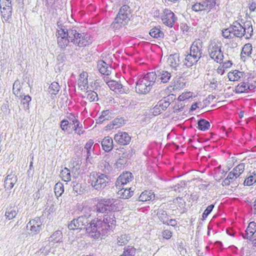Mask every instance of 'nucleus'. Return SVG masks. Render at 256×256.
Masks as SVG:
<instances>
[{"label":"nucleus","mask_w":256,"mask_h":256,"mask_svg":"<svg viewBox=\"0 0 256 256\" xmlns=\"http://www.w3.org/2000/svg\"><path fill=\"white\" fill-rule=\"evenodd\" d=\"M157 75L155 72L147 73L143 78H140L136 82V91L140 94L148 93L156 82Z\"/></svg>","instance_id":"1"},{"label":"nucleus","mask_w":256,"mask_h":256,"mask_svg":"<svg viewBox=\"0 0 256 256\" xmlns=\"http://www.w3.org/2000/svg\"><path fill=\"white\" fill-rule=\"evenodd\" d=\"M131 16L130 8L128 5L122 6L112 24V26L115 29H120L126 26Z\"/></svg>","instance_id":"2"},{"label":"nucleus","mask_w":256,"mask_h":256,"mask_svg":"<svg viewBox=\"0 0 256 256\" xmlns=\"http://www.w3.org/2000/svg\"><path fill=\"white\" fill-rule=\"evenodd\" d=\"M109 182L108 176L100 172H92L89 176L88 183L96 190L104 188Z\"/></svg>","instance_id":"3"},{"label":"nucleus","mask_w":256,"mask_h":256,"mask_svg":"<svg viewBox=\"0 0 256 256\" xmlns=\"http://www.w3.org/2000/svg\"><path fill=\"white\" fill-rule=\"evenodd\" d=\"M74 34H76L75 30H68L62 28L57 30L56 36L58 46L62 48L67 46L70 41L72 42V38H74Z\"/></svg>","instance_id":"4"},{"label":"nucleus","mask_w":256,"mask_h":256,"mask_svg":"<svg viewBox=\"0 0 256 256\" xmlns=\"http://www.w3.org/2000/svg\"><path fill=\"white\" fill-rule=\"evenodd\" d=\"M210 57L218 63L222 62L224 55L221 50L220 44L214 41L211 42L208 48Z\"/></svg>","instance_id":"5"},{"label":"nucleus","mask_w":256,"mask_h":256,"mask_svg":"<svg viewBox=\"0 0 256 256\" xmlns=\"http://www.w3.org/2000/svg\"><path fill=\"white\" fill-rule=\"evenodd\" d=\"M102 224V222L101 220L98 218H94L93 220L88 222V225L86 226V232L89 234L90 236L94 239H98L100 238V234L98 230Z\"/></svg>","instance_id":"6"},{"label":"nucleus","mask_w":256,"mask_h":256,"mask_svg":"<svg viewBox=\"0 0 256 256\" xmlns=\"http://www.w3.org/2000/svg\"><path fill=\"white\" fill-rule=\"evenodd\" d=\"M27 229L32 235L38 234L43 228V222L40 217L30 220L26 225Z\"/></svg>","instance_id":"7"},{"label":"nucleus","mask_w":256,"mask_h":256,"mask_svg":"<svg viewBox=\"0 0 256 256\" xmlns=\"http://www.w3.org/2000/svg\"><path fill=\"white\" fill-rule=\"evenodd\" d=\"M90 220L88 218L85 216H79L76 219H74L70 224L68 228L70 230H82L85 228L86 230V226L88 225Z\"/></svg>","instance_id":"8"},{"label":"nucleus","mask_w":256,"mask_h":256,"mask_svg":"<svg viewBox=\"0 0 256 256\" xmlns=\"http://www.w3.org/2000/svg\"><path fill=\"white\" fill-rule=\"evenodd\" d=\"M133 178L134 176L130 172H122L116 179L115 184L116 188H120L124 187V186L130 183Z\"/></svg>","instance_id":"9"},{"label":"nucleus","mask_w":256,"mask_h":256,"mask_svg":"<svg viewBox=\"0 0 256 256\" xmlns=\"http://www.w3.org/2000/svg\"><path fill=\"white\" fill-rule=\"evenodd\" d=\"M161 18L164 24L170 28L173 26L176 20L174 13L168 8L164 10Z\"/></svg>","instance_id":"10"},{"label":"nucleus","mask_w":256,"mask_h":256,"mask_svg":"<svg viewBox=\"0 0 256 256\" xmlns=\"http://www.w3.org/2000/svg\"><path fill=\"white\" fill-rule=\"evenodd\" d=\"M72 42L80 47H84L88 46L92 42L87 40L83 34H79L76 30V34H74V38H72Z\"/></svg>","instance_id":"11"},{"label":"nucleus","mask_w":256,"mask_h":256,"mask_svg":"<svg viewBox=\"0 0 256 256\" xmlns=\"http://www.w3.org/2000/svg\"><path fill=\"white\" fill-rule=\"evenodd\" d=\"M202 40L200 39L196 40L191 46L190 52L200 58L202 54Z\"/></svg>","instance_id":"12"},{"label":"nucleus","mask_w":256,"mask_h":256,"mask_svg":"<svg viewBox=\"0 0 256 256\" xmlns=\"http://www.w3.org/2000/svg\"><path fill=\"white\" fill-rule=\"evenodd\" d=\"M114 140L117 143L122 145L128 144L131 140L130 136L126 132H119L116 134Z\"/></svg>","instance_id":"13"},{"label":"nucleus","mask_w":256,"mask_h":256,"mask_svg":"<svg viewBox=\"0 0 256 256\" xmlns=\"http://www.w3.org/2000/svg\"><path fill=\"white\" fill-rule=\"evenodd\" d=\"M118 191L116 192L118 198L122 199H128L130 198L134 194V188H124L122 187L120 188H117Z\"/></svg>","instance_id":"14"},{"label":"nucleus","mask_w":256,"mask_h":256,"mask_svg":"<svg viewBox=\"0 0 256 256\" xmlns=\"http://www.w3.org/2000/svg\"><path fill=\"white\" fill-rule=\"evenodd\" d=\"M108 200L109 199L98 198L96 200V203L95 204L94 208L96 212L104 213L108 212Z\"/></svg>","instance_id":"15"},{"label":"nucleus","mask_w":256,"mask_h":256,"mask_svg":"<svg viewBox=\"0 0 256 256\" xmlns=\"http://www.w3.org/2000/svg\"><path fill=\"white\" fill-rule=\"evenodd\" d=\"M107 84L110 89L116 93L124 94L126 93L128 90H126L124 86H122L120 84L115 80H109L107 82Z\"/></svg>","instance_id":"16"},{"label":"nucleus","mask_w":256,"mask_h":256,"mask_svg":"<svg viewBox=\"0 0 256 256\" xmlns=\"http://www.w3.org/2000/svg\"><path fill=\"white\" fill-rule=\"evenodd\" d=\"M88 74L86 72H82L80 74L78 80V88L82 91H85L88 88Z\"/></svg>","instance_id":"17"},{"label":"nucleus","mask_w":256,"mask_h":256,"mask_svg":"<svg viewBox=\"0 0 256 256\" xmlns=\"http://www.w3.org/2000/svg\"><path fill=\"white\" fill-rule=\"evenodd\" d=\"M252 50V46L251 44L248 43L244 46L240 53V58L242 61L245 62L251 57Z\"/></svg>","instance_id":"18"},{"label":"nucleus","mask_w":256,"mask_h":256,"mask_svg":"<svg viewBox=\"0 0 256 256\" xmlns=\"http://www.w3.org/2000/svg\"><path fill=\"white\" fill-rule=\"evenodd\" d=\"M1 14L6 22L9 20L12 16V4L0 6Z\"/></svg>","instance_id":"19"},{"label":"nucleus","mask_w":256,"mask_h":256,"mask_svg":"<svg viewBox=\"0 0 256 256\" xmlns=\"http://www.w3.org/2000/svg\"><path fill=\"white\" fill-rule=\"evenodd\" d=\"M231 30L233 35L236 37L241 38L244 36V29L243 26L238 22L234 23L231 26Z\"/></svg>","instance_id":"20"},{"label":"nucleus","mask_w":256,"mask_h":256,"mask_svg":"<svg viewBox=\"0 0 256 256\" xmlns=\"http://www.w3.org/2000/svg\"><path fill=\"white\" fill-rule=\"evenodd\" d=\"M155 194L152 190H145L142 192L139 198V200L142 202H146L152 200L154 198Z\"/></svg>","instance_id":"21"},{"label":"nucleus","mask_w":256,"mask_h":256,"mask_svg":"<svg viewBox=\"0 0 256 256\" xmlns=\"http://www.w3.org/2000/svg\"><path fill=\"white\" fill-rule=\"evenodd\" d=\"M103 150L106 152H110L113 148V140L110 136H106L102 142Z\"/></svg>","instance_id":"22"},{"label":"nucleus","mask_w":256,"mask_h":256,"mask_svg":"<svg viewBox=\"0 0 256 256\" xmlns=\"http://www.w3.org/2000/svg\"><path fill=\"white\" fill-rule=\"evenodd\" d=\"M244 76V73L238 70H233L228 74V77L229 80L232 82L238 81Z\"/></svg>","instance_id":"23"},{"label":"nucleus","mask_w":256,"mask_h":256,"mask_svg":"<svg viewBox=\"0 0 256 256\" xmlns=\"http://www.w3.org/2000/svg\"><path fill=\"white\" fill-rule=\"evenodd\" d=\"M179 62L178 58L176 55H170L168 58L166 64L168 66L176 70L179 66Z\"/></svg>","instance_id":"24"},{"label":"nucleus","mask_w":256,"mask_h":256,"mask_svg":"<svg viewBox=\"0 0 256 256\" xmlns=\"http://www.w3.org/2000/svg\"><path fill=\"white\" fill-rule=\"evenodd\" d=\"M174 99H175V96L174 94L168 95L160 102L159 107H160L162 110H165L170 106Z\"/></svg>","instance_id":"25"},{"label":"nucleus","mask_w":256,"mask_h":256,"mask_svg":"<svg viewBox=\"0 0 256 256\" xmlns=\"http://www.w3.org/2000/svg\"><path fill=\"white\" fill-rule=\"evenodd\" d=\"M256 232V223L252 222L248 224L246 230V236L247 239H250Z\"/></svg>","instance_id":"26"},{"label":"nucleus","mask_w":256,"mask_h":256,"mask_svg":"<svg viewBox=\"0 0 256 256\" xmlns=\"http://www.w3.org/2000/svg\"><path fill=\"white\" fill-rule=\"evenodd\" d=\"M104 222L108 225V227H112L116 225V220L114 215L112 214L104 215Z\"/></svg>","instance_id":"27"},{"label":"nucleus","mask_w":256,"mask_h":256,"mask_svg":"<svg viewBox=\"0 0 256 256\" xmlns=\"http://www.w3.org/2000/svg\"><path fill=\"white\" fill-rule=\"evenodd\" d=\"M198 58L190 52L186 56L184 63L188 67H190L196 64L198 61Z\"/></svg>","instance_id":"28"},{"label":"nucleus","mask_w":256,"mask_h":256,"mask_svg":"<svg viewBox=\"0 0 256 256\" xmlns=\"http://www.w3.org/2000/svg\"><path fill=\"white\" fill-rule=\"evenodd\" d=\"M250 89V86L248 82H241L235 88V92L236 94L248 92Z\"/></svg>","instance_id":"29"},{"label":"nucleus","mask_w":256,"mask_h":256,"mask_svg":"<svg viewBox=\"0 0 256 256\" xmlns=\"http://www.w3.org/2000/svg\"><path fill=\"white\" fill-rule=\"evenodd\" d=\"M17 181L16 176L14 175H8L5 180V186L8 188H13Z\"/></svg>","instance_id":"30"},{"label":"nucleus","mask_w":256,"mask_h":256,"mask_svg":"<svg viewBox=\"0 0 256 256\" xmlns=\"http://www.w3.org/2000/svg\"><path fill=\"white\" fill-rule=\"evenodd\" d=\"M195 97L196 96L192 92L190 91H184L178 96V100L179 102H184L190 99H192V98Z\"/></svg>","instance_id":"31"},{"label":"nucleus","mask_w":256,"mask_h":256,"mask_svg":"<svg viewBox=\"0 0 256 256\" xmlns=\"http://www.w3.org/2000/svg\"><path fill=\"white\" fill-rule=\"evenodd\" d=\"M158 79L163 83L168 82L171 78L170 72L166 70L159 71L158 75Z\"/></svg>","instance_id":"32"},{"label":"nucleus","mask_w":256,"mask_h":256,"mask_svg":"<svg viewBox=\"0 0 256 256\" xmlns=\"http://www.w3.org/2000/svg\"><path fill=\"white\" fill-rule=\"evenodd\" d=\"M83 98H86L89 102H92L98 100V94L93 90L87 91L84 96H82Z\"/></svg>","instance_id":"33"},{"label":"nucleus","mask_w":256,"mask_h":256,"mask_svg":"<svg viewBox=\"0 0 256 256\" xmlns=\"http://www.w3.org/2000/svg\"><path fill=\"white\" fill-rule=\"evenodd\" d=\"M122 207L120 202H112L110 200H108V212H116L121 210Z\"/></svg>","instance_id":"34"},{"label":"nucleus","mask_w":256,"mask_h":256,"mask_svg":"<svg viewBox=\"0 0 256 256\" xmlns=\"http://www.w3.org/2000/svg\"><path fill=\"white\" fill-rule=\"evenodd\" d=\"M17 215L16 208L14 206H10L6 208L5 216L6 219L10 220L14 218Z\"/></svg>","instance_id":"35"},{"label":"nucleus","mask_w":256,"mask_h":256,"mask_svg":"<svg viewBox=\"0 0 256 256\" xmlns=\"http://www.w3.org/2000/svg\"><path fill=\"white\" fill-rule=\"evenodd\" d=\"M60 177L62 180L66 182H70L71 180V174L70 170L66 168H64L60 172Z\"/></svg>","instance_id":"36"},{"label":"nucleus","mask_w":256,"mask_h":256,"mask_svg":"<svg viewBox=\"0 0 256 256\" xmlns=\"http://www.w3.org/2000/svg\"><path fill=\"white\" fill-rule=\"evenodd\" d=\"M97 68L99 72L103 74L108 75V67L104 60H100L98 62Z\"/></svg>","instance_id":"37"},{"label":"nucleus","mask_w":256,"mask_h":256,"mask_svg":"<svg viewBox=\"0 0 256 256\" xmlns=\"http://www.w3.org/2000/svg\"><path fill=\"white\" fill-rule=\"evenodd\" d=\"M238 176L236 175L233 172V171L232 170L230 172L226 178L222 182V184L223 186H228L234 180H235Z\"/></svg>","instance_id":"38"},{"label":"nucleus","mask_w":256,"mask_h":256,"mask_svg":"<svg viewBox=\"0 0 256 256\" xmlns=\"http://www.w3.org/2000/svg\"><path fill=\"white\" fill-rule=\"evenodd\" d=\"M149 34L152 37L156 38H162L164 36V32L156 27L152 28Z\"/></svg>","instance_id":"39"},{"label":"nucleus","mask_w":256,"mask_h":256,"mask_svg":"<svg viewBox=\"0 0 256 256\" xmlns=\"http://www.w3.org/2000/svg\"><path fill=\"white\" fill-rule=\"evenodd\" d=\"M136 252L134 246H128L124 248L123 253L120 256H134Z\"/></svg>","instance_id":"40"},{"label":"nucleus","mask_w":256,"mask_h":256,"mask_svg":"<svg viewBox=\"0 0 256 256\" xmlns=\"http://www.w3.org/2000/svg\"><path fill=\"white\" fill-rule=\"evenodd\" d=\"M198 128L203 131L208 130L210 127V122L208 120L204 119L199 120L198 123Z\"/></svg>","instance_id":"41"},{"label":"nucleus","mask_w":256,"mask_h":256,"mask_svg":"<svg viewBox=\"0 0 256 256\" xmlns=\"http://www.w3.org/2000/svg\"><path fill=\"white\" fill-rule=\"evenodd\" d=\"M60 86L56 82H53L48 88V92L52 95H56L60 90Z\"/></svg>","instance_id":"42"},{"label":"nucleus","mask_w":256,"mask_h":256,"mask_svg":"<svg viewBox=\"0 0 256 256\" xmlns=\"http://www.w3.org/2000/svg\"><path fill=\"white\" fill-rule=\"evenodd\" d=\"M256 182V173L253 172L252 174L246 178L244 182L245 186H250Z\"/></svg>","instance_id":"43"},{"label":"nucleus","mask_w":256,"mask_h":256,"mask_svg":"<svg viewBox=\"0 0 256 256\" xmlns=\"http://www.w3.org/2000/svg\"><path fill=\"white\" fill-rule=\"evenodd\" d=\"M51 240L56 243L62 241V234L60 230H56L50 236Z\"/></svg>","instance_id":"44"},{"label":"nucleus","mask_w":256,"mask_h":256,"mask_svg":"<svg viewBox=\"0 0 256 256\" xmlns=\"http://www.w3.org/2000/svg\"><path fill=\"white\" fill-rule=\"evenodd\" d=\"M54 194L56 196L59 197L62 195L64 192V186L61 182H58L54 186Z\"/></svg>","instance_id":"45"},{"label":"nucleus","mask_w":256,"mask_h":256,"mask_svg":"<svg viewBox=\"0 0 256 256\" xmlns=\"http://www.w3.org/2000/svg\"><path fill=\"white\" fill-rule=\"evenodd\" d=\"M244 29V36L246 38H250L252 34L253 29L252 25L249 24H244L243 26Z\"/></svg>","instance_id":"46"},{"label":"nucleus","mask_w":256,"mask_h":256,"mask_svg":"<svg viewBox=\"0 0 256 256\" xmlns=\"http://www.w3.org/2000/svg\"><path fill=\"white\" fill-rule=\"evenodd\" d=\"M130 239L126 234H121L118 238V244L119 246H124L127 244Z\"/></svg>","instance_id":"47"},{"label":"nucleus","mask_w":256,"mask_h":256,"mask_svg":"<svg viewBox=\"0 0 256 256\" xmlns=\"http://www.w3.org/2000/svg\"><path fill=\"white\" fill-rule=\"evenodd\" d=\"M72 124L74 126L72 127V128L75 131V132L78 134L80 135L83 134V132L80 127V122L76 118H74L72 120Z\"/></svg>","instance_id":"48"},{"label":"nucleus","mask_w":256,"mask_h":256,"mask_svg":"<svg viewBox=\"0 0 256 256\" xmlns=\"http://www.w3.org/2000/svg\"><path fill=\"white\" fill-rule=\"evenodd\" d=\"M13 92L14 94L18 97L21 96L22 94V86L18 82H14L13 85Z\"/></svg>","instance_id":"49"},{"label":"nucleus","mask_w":256,"mask_h":256,"mask_svg":"<svg viewBox=\"0 0 256 256\" xmlns=\"http://www.w3.org/2000/svg\"><path fill=\"white\" fill-rule=\"evenodd\" d=\"M244 168L245 166L244 164H240L234 168L232 170L233 172H234L238 178L244 172Z\"/></svg>","instance_id":"50"},{"label":"nucleus","mask_w":256,"mask_h":256,"mask_svg":"<svg viewBox=\"0 0 256 256\" xmlns=\"http://www.w3.org/2000/svg\"><path fill=\"white\" fill-rule=\"evenodd\" d=\"M31 97L29 95L24 96L21 101V104L23 105L25 110L29 109L30 102L31 101Z\"/></svg>","instance_id":"51"},{"label":"nucleus","mask_w":256,"mask_h":256,"mask_svg":"<svg viewBox=\"0 0 256 256\" xmlns=\"http://www.w3.org/2000/svg\"><path fill=\"white\" fill-rule=\"evenodd\" d=\"M110 118V116L109 110H104L102 112V114L98 118V122L102 123L104 120H108Z\"/></svg>","instance_id":"52"},{"label":"nucleus","mask_w":256,"mask_h":256,"mask_svg":"<svg viewBox=\"0 0 256 256\" xmlns=\"http://www.w3.org/2000/svg\"><path fill=\"white\" fill-rule=\"evenodd\" d=\"M158 218L163 224L168 223L169 216L165 211H162L158 214Z\"/></svg>","instance_id":"53"},{"label":"nucleus","mask_w":256,"mask_h":256,"mask_svg":"<svg viewBox=\"0 0 256 256\" xmlns=\"http://www.w3.org/2000/svg\"><path fill=\"white\" fill-rule=\"evenodd\" d=\"M202 6L200 5V3L196 1L193 4H192L191 8L195 12H200L205 11L204 9Z\"/></svg>","instance_id":"54"},{"label":"nucleus","mask_w":256,"mask_h":256,"mask_svg":"<svg viewBox=\"0 0 256 256\" xmlns=\"http://www.w3.org/2000/svg\"><path fill=\"white\" fill-rule=\"evenodd\" d=\"M208 11H210L216 4V0H203Z\"/></svg>","instance_id":"55"},{"label":"nucleus","mask_w":256,"mask_h":256,"mask_svg":"<svg viewBox=\"0 0 256 256\" xmlns=\"http://www.w3.org/2000/svg\"><path fill=\"white\" fill-rule=\"evenodd\" d=\"M233 34L231 30V26L230 28L224 29L222 32V36L226 38H230Z\"/></svg>","instance_id":"56"},{"label":"nucleus","mask_w":256,"mask_h":256,"mask_svg":"<svg viewBox=\"0 0 256 256\" xmlns=\"http://www.w3.org/2000/svg\"><path fill=\"white\" fill-rule=\"evenodd\" d=\"M214 208V204H210L207 206V208L204 210V212H203V214H202V216L203 218H206L208 216V215L212 211Z\"/></svg>","instance_id":"57"},{"label":"nucleus","mask_w":256,"mask_h":256,"mask_svg":"<svg viewBox=\"0 0 256 256\" xmlns=\"http://www.w3.org/2000/svg\"><path fill=\"white\" fill-rule=\"evenodd\" d=\"M162 234L164 238L169 240L172 238V233L170 230H164L162 232Z\"/></svg>","instance_id":"58"},{"label":"nucleus","mask_w":256,"mask_h":256,"mask_svg":"<svg viewBox=\"0 0 256 256\" xmlns=\"http://www.w3.org/2000/svg\"><path fill=\"white\" fill-rule=\"evenodd\" d=\"M93 140H90L86 143L85 145L84 148L86 150L88 156H90V151L93 148Z\"/></svg>","instance_id":"59"},{"label":"nucleus","mask_w":256,"mask_h":256,"mask_svg":"<svg viewBox=\"0 0 256 256\" xmlns=\"http://www.w3.org/2000/svg\"><path fill=\"white\" fill-rule=\"evenodd\" d=\"M70 124L68 120H64L61 121L60 126L62 130H67Z\"/></svg>","instance_id":"60"},{"label":"nucleus","mask_w":256,"mask_h":256,"mask_svg":"<svg viewBox=\"0 0 256 256\" xmlns=\"http://www.w3.org/2000/svg\"><path fill=\"white\" fill-rule=\"evenodd\" d=\"M220 64H221L223 67H224V68L226 70L228 68H230L232 64V63L230 60H227L224 62H220Z\"/></svg>","instance_id":"61"},{"label":"nucleus","mask_w":256,"mask_h":256,"mask_svg":"<svg viewBox=\"0 0 256 256\" xmlns=\"http://www.w3.org/2000/svg\"><path fill=\"white\" fill-rule=\"evenodd\" d=\"M248 8L250 12H254L256 8V4L254 2H251L249 3Z\"/></svg>","instance_id":"62"},{"label":"nucleus","mask_w":256,"mask_h":256,"mask_svg":"<svg viewBox=\"0 0 256 256\" xmlns=\"http://www.w3.org/2000/svg\"><path fill=\"white\" fill-rule=\"evenodd\" d=\"M226 70L221 64H220L216 69V72L218 74L220 75L223 74L225 72Z\"/></svg>","instance_id":"63"},{"label":"nucleus","mask_w":256,"mask_h":256,"mask_svg":"<svg viewBox=\"0 0 256 256\" xmlns=\"http://www.w3.org/2000/svg\"><path fill=\"white\" fill-rule=\"evenodd\" d=\"M166 224L168 225H170L172 226H176L177 225V222L174 219H170L168 223H166Z\"/></svg>","instance_id":"64"}]
</instances>
